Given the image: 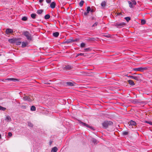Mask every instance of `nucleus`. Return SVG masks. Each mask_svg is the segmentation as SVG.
<instances>
[{
	"mask_svg": "<svg viewBox=\"0 0 152 152\" xmlns=\"http://www.w3.org/2000/svg\"><path fill=\"white\" fill-rule=\"evenodd\" d=\"M126 24L123 22H118L114 23V26L118 28H121L124 27Z\"/></svg>",
	"mask_w": 152,
	"mask_h": 152,
	"instance_id": "nucleus-1",
	"label": "nucleus"
},
{
	"mask_svg": "<svg viewBox=\"0 0 152 152\" xmlns=\"http://www.w3.org/2000/svg\"><path fill=\"white\" fill-rule=\"evenodd\" d=\"M148 67L146 66L144 67H140L138 68H134L133 70L135 71H140L143 72L144 71L147 70Z\"/></svg>",
	"mask_w": 152,
	"mask_h": 152,
	"instance_id": "nucleus-2",
	"label": "nucleus"
},
{
	"mask_svg": "<svg viewBox=\"0 0 152 152\" xmlns=\"http://www.w3.org/2000/svg\"><path fill=\"white\" fill-rule=\"evenodd\" d=\"M113 123L110 121H105L102 123V125L103 127L104 128H107L109 126L112 125H113Z\"/></svg>",
	"mask_w": 152,
	"mask_h": 152,
	"instance_id": "nucleus-3",
	"label": "nucleus"
},
{
	"mask_svg": "<svg viewBox=\"0 0 152 152\" xmlns=\"http://www.w3.org/2000/svg\"><path fill=\"white\" fill-rule=\"evenodd\" d=\"M24 35L26 37V38L28 40H31L32 37L31 34L28 31H26L23 32Z\"/></svg>",
	"mask_w": 152,
	"mask_h": 152,
	"instance_id": "nucleus-4",
	"label": "nucleus"
},
{
	"mask_svg": "<svg viewBox=\"0 0 152 152\" xmlns=\"http://www.w3.org/2000/svg\"><path fill=\"white\" fill-rule=\"evenodd\" d=\"M23 99L24 101L31 102L32 100L30 98L29 96L24 95L23 96Z\"/></svg>",
	"mask_w": 152,
	"mask_h": 152,
	"instance_id": "nucleus-5",
	"label": "nucleus"
},
{
	"mask_svg": "<svg viewBox=\"0 0 152 152\" xmlns=\"http://www.w3.org/2000/svg\"><path fill=\"white\" fill-rule=\"evenodd\" d=\"M79 123L80 124L82 125H83L84 126L86 127L87 128H90L91 129H93V128L92 127L90 126H89L88 125L86 124V123L83 122L81 121H79Z\"/></svg>",
	"mask_w": 152,
	"mask_h": 152,
	"instance_id": "nucleus-6",
	"label": "nucleus"
},
{
	"mask_svg": "<svg viewBox=\"0 0 152 152\" xmlns=\"http://www.w3.org/2000/svg\"><path fill=\"white\" fill-rule=\"evenodd\" d=\"M13 31L12 29L7 28L6 30V33L7 34H9L13 33Z\"/></svg>",
	"mask_w": 152,
	"mask_h": 152,
	"instance_id": "nucleus-7",
	"label": "nucleus"
},
{
	"mask_svg": "<svg viewBox=\"0 0 152 152\" xmlns=\"http://www.w3.org/2000/svg\"><path fill=\"white\" fill-rule=\"evenodd\" d=\"M18 39L16 38H12L9 39L8 40L9 42L11 43H15L16 41H18Z\"/></svg>",
	"mask_w": 152,
	"mask_h": 152,
	"instance_id": "nucleus-8",
	"label": "nucleus"
},
{
	"mask_svg": "<svg viewBox=\"0 0 152 152\" xmlns=\"http://www.w3.org/2000/svg\"><path fill=\"white\" fill-rule=\"evenodd\" d=\"M72 69V67L69 65H67L64 66L63 69L64 70H68L71 69Z\"/></svg>",
	"mask_w": 152,
	"mask_h": 152,
	"instance_id": "nucleus-9",
	"label": "nucleus"
},
{
	"mask_svg": "<svg viewBox=\"0 0 152 152\" xmlns=\"http://www.w3.org/2000/svg\"><path fill=\"white\" fill-rule=\"evenodd\" d=\"M128 124H129V126H135L136 124V123L134 121L131 120L130 122H129Z\"/></svg>",
	"mask_w": 152,
	"mask_h": 152,
	"instance_id": "nucleus-10",
	"label": "nucleus"
},
{
	"mask_svg": "<svg viewBox=\"0 0 152 152\" xmlns=\"http://www.w3.org/2000/svg\"><path fill=\"white\" fill-rule=\"evenodd\" d=\"M56 3L55 2H52L50 4V7L51 8L53 9L55 7Z\"/></svg>",
	"mask_w": 152,
	"mask_h": 152,
	"instance_id": "nucleus-11",
	"label": "nucleus"
},
{
	"mask_svg": "<svg viewBox=\"0 0 152 152\" xmlns=\"http://www.w3.org/2000/svg\"><path fill=\"white\" fill-rule=\"evenodd\" d=\"M66 84L67 85L70 86H74V83L71 82H66Z\"/></svg>",
	"mask_w": 152,
	"mask_h": 152,
	"instance_id": "nucleus-12",
	"label": "nucleus"
},
{
	"mask_svg": "<svg viewBox=\"0 0 152 152\" xmlns=\"http://www.w3.org/2000/svg\"><path fill=\"white\" fill-rule=\"evenodd\" d=\"M129 77L131 78L137 80H139V77H138L130 76Z\"/></svg>",
	"mask_w": 152,
	"mask_h": 152,
	"instance_id": "nucleus-13",
	"label": "nucleus"
},
{
	"mask_svg": "<svg viewBox=\"0 0 152 152\" xmlns=\"http://www.w3.org/2000/svg\"><path fill=\"white\" fill-rule=\"evenodd\" d=\"M5 120L7 122H9L11 121V119L9 116H7L6 117Z\"/></svg>",
	"mask_w": 152,
	"mask_h": 152,
	"instance_id": "nucleus-14",
	"label": "nucleus"
},
{
	"mask_svg": "<svg viewBox=\"0 0 152 152\" xmlns=\"http://www.w3.org/2000/svg\"><path fill=\"white\" fill-rule=\"evenodd\" d=\"M57 148L56 147H54L52 148L51 152H56Z\"/></svg>",
	"mask_w": 152,
	"mask_h": 152,
	"instance_id": "nucleus-15",
	"label": "nucleus"
},
{
	"mask_svg": "<svg viewBox=\"0 0 152 152\" xmlns=\"http://www.w3.org/2000/svg\"><path fill=\"white\" fill-rule=\"evenodd\" d=\"M128 82L131 85L133 86L134 85V82L131 80H129L128 81Z\"/></svg>",
	"mask_w": 152,
	"mask_h": 152,
	"instance_id": "nucleus-16",
	"label": "nucleus"
},
{
	"mask_svg": "<svg viewBox=\"0 0 152 152\" xmlns=\"http://www.w3.org/2000/svg\"><path fill=\"white\" fill-rule=\"evenodd\" d=\"M28 45L27 42H22V47L23 48H24L26 46Z\"/></svg>",
	"mask_w": 152,
	"mask_h": 152,
	"instance_id": "nucleus-17",
	"label": "nucleus"
},
{
	"mask_svg": "<svg viewBox=\"0 0 152 152\" xmlns=\"http://www.w3.org/2000/svg\"><path fill=\"white\" fill-rule=\"evenodd\" d=\"M31 16L32 18L34 19L36 18V17L37 16V15L35 13H32L31 14Z\"/></svg>",
	"mask_w": 152,
	"mask_h": 152,
	"instance_id": "nucleus-18",
	"label": "nucleus"
},
{
	"mask_svg": "<svg viewBox=\"0 0 152 152\" xmlns=\"http://www.w3.org/2000/svg\"><path fill=\"white\" fill-rule=\"evenodd\" d=\"M59 35V34L58 32H55L54 33H53V36L55 37H57Z\"/></svg>",
	"mask_w": 152,
	"mask_h": 152,
	"instance_id": "nucleus-19",
	"label": "nucleus"
},
{
	"mask_svg": "<svg viewBox=\"0 0 152 152\" xmlns=\"http://www.w3.org/2000/svg\"><path fill=\"white\" fill-rule=\"evenodd\" d=\"M129 133L127 132L124 131L122 132V134L123 136H126Z\"/></svg>",
	"mask_w": 152,
	"mask_h": 152,
	"instance_id": "nucleus-20",
	"label": "nucleus"
},
{
	"mask_svg": "<svg viewBox=\"0 0 152 152\" xmlns=\"http://www.w3.org/2000/svg\"><path fill=\"white\" fill-rule=\"evenodd\" d=\"M5 80H12L14 81H15V80H18L17 79H15L14 78H7V79H5Z\"/></svg>",
	"mask_w": 152,
	"mask_h": 152,
	"instance_id": "nucleus-21",
	"label": "nucleus"
},
{
	"mask_svg": "<svg viewBox=\"0 0 152 152\" xmlns=\"http://www.w3.org/2000/svg\"><path fill=\"white\" fill-rule=\"evenodd\" d=\"M128 3L129 4V6L131 8H133V4L132 3L129 1H128Z\"/></svg>",
	"mask_w": 152,
	"mask_h": 152,
	"instance_id": "nucleus-22",
	"label": "nucleus"
},
{
	"mask_svg": "<svg viewBox=\"0 0 152 152\" xmlns=\"http://www.w3.org/2000/svg\"><path fill=\"white\" fill-rule=\"evenodd\" d=\"M50 18V16L49 14L46 15L45 16V18L46 19H48Z\"/></svg>",
	"mask_w": 152,
	"mask_h": 152,
	"instance_id": "nucleus-23",
	"label": "nucleus"
},
{
	"mask_svg": "<svg viewBox=\"0 0 152 152\" xmlns=\"http://www.w3.org/2000/svg\"><path fill=\"white\" fill-rule=\"evenodd\" d=\"M36 107L34 106H32L31 108V111H35L36 110Z\"/></svg>",
	"mask_w": 152,
	"mask_h": 152,
	"instance_id": "nucleus-24",
	"label": "nucleus"
},
{
	"mask_svg": "<svg viewBox=\"0 0 152 152\" xmlns=\"http://www.w3.org/2000/svg\"><path fill=\"white\" fill-rule=\"evenodd\" d=\"M43 12V10H38L37 11V13L39 14H41Z\"/></svg>",
	"mask_w": 152,
	"mask_h": 152,
	"instance_id": "nucleus-25",
	"label": "nucleus"
},
{
	"mask_svg": "<svg viewBox=\"0 0 152 152\" xmlns=\"http://www.w3.org/2000/svg\"><path fill=\"white\" fill-rule=\"evenodd\" d=\"M105 5H106V2L105 1H103L102 2L101 5L102 7H104L105 6Z\"/></svg>",
	"mask_w": 152,
	"mask_h": 152,
	"instance_id": "nucleus-26",
	"label": "nucleus"
},
{
	"mask_svg": "<svg viewBox=\"0 0 152 152\" xmlns=\"http://www.w3.org/2000/svg\"><path fill=\"white\" fill-rule=\"evenodd\" d=\"M84 3V1L81 0L79 3V5L80 7H82L83 6V3Z\"/></svg>",
	"mask_w": 152,
	"mask_h": 152,
	"instance_id": "nucleus-27",
	"label": "nucleus"
},
{
	"mask_svg": "<svg viewBox=\"0 0 152 152\" xmlns=\"http://www.w3.org/2000/svg\"><path fill=\"white\" fill-rule=\"evenodd\" d=\"M6 110V108L5 107H3L0 106V110H1L3 111H4Z\"/></svg>",
	"mask_w": 152,
	"mask_h": 152,
	"instance_id": "nucleus-28",
	"label": "nucleus"
},
{
	"mask_svg": "<svg viewBox=\"0 0 152 152\" xmlns=\"http://www.w3.org/2000/svg\"><path fill=\"white\" fill-rule=\"evenodd\" d=\"M84 56V53H79L77 54L76 57L78 56Z\"/></svg>",
	"mask_w": 152,
	"mask_h": 152,
	"instance_id": "nucleus-29",
	"label": "nucleus"
},
{
	"mask_svg": "<svg viewBox=\"0 0 152 152\" xmlns=\"http://www.w3.org/2000/svg\"><path fill=\"white\" fill-rule=\"evenodd\" d=\"M27 17L26 16H24L22 18V20L23 21H26L27 20Z\"/></svg>",
	"mask_w": 152,
	"mask_h": 152,
	"instance_id": "nucleus-30",
	"label": "nucleus"
},
{
	"mask_svg": "<svg viewBox=\"0 0 152 152\" xmlns=\"http://www.w3.org/2000/svg\"><path fill=\"white\" fill-rule=\"evenodd\" d=\"M85 46V44L84 43H82L80 44V47L82 48H84Z\"/></svg>",
	"mask_w": 152,
	"mask_h": 152,
	"instance_id": "nucleus-31",
	"label": "nucleus"
},
{
	"mask_svg": "<svg viewBox=\"0 0 152 152\" xmlns=\"http://www.w3.org/2000/svg\"><path fill=\"white\" fill-rule=\"evenodd\" d=\"M125 19L127 21V22H128L130 20V18L128 17H126L125 18Z\"/></svg>",
	"mask_w": 152,
	"mask_h": 152,
	"instance_id": "nucleus-32",
	"label": "nucleus"
},
{
	"mask_svg": "<svg viewBox=\"0 0 152 152\" xmlns=\"http://www.w3.org/2000/svg\"><path fill=\"white\" fill-rule=\"evenodd\" d=\"M28 126H29L30 127H33V125L31 122H28Z\"/></svg>",
	"mask_w": 152,
	"mask_h": 152,
	"instance_id": "nucleus-33",
	"label": "nucleus"
},
{
	"mask_svg": "<svg viewBox=\"0 0 152 152\" xmlns=\"http://www.w3.org/2000/svg\"><path fill=\"white\" fill-rule=\"evenodd\" d=\"M91 9L90 7H87L86 11L88 12H89L91 11Z\"/></svg>",
	"mask_w": 152,
	"mask_h": 152,
	"instance_id": "nucleus-34",
	"label": "nucleus"
},
{
	"mask_svg": "<svg viewBox=\"0 0 152 152\" xmlns=\"http://www.w3.org/2000/svg\"><path fill=\"white\" fill-rule=\"evenodd\" d=\"M146 22V21H145V20H141V23L142 24H144Z\"/></svg>",
	"mask_w": 152,
	"mask_h": 152,
	"instance_id": "nucleus-35",
	"label": "nucleus"
},
{
	"mask_svg": "<svg viewBox=\"0 0 152 152\" xmlns=\"http://www.w3.org/2000/svg\"><path fill=\"white\" fill-rule=\"evenodd\" d=\"M15 43H16V45H20L21 42H20L17 41H16V42H15Z\"/></svg>",
	"mask_w": 152,
	"mask_h": 152,
	"instance_id": "nucleus-36",
	"label": "nucleus"
},
{
	"mask_svg": "<svg viewBox=\"0 0 152 152\" xmlns=\"http://www.w3.org/2000/svg\"><path fill=\"white\" fill-rule=\"evenodd\" d=\"M132 1V3L134 5H135L136 4V2L134 0H131Z\"/></svg>",
	"mask_w": 152,
	"mask_h": 152,
	"instance_id": "nucleus-37",
	"label": "nucleus"
},
{
	"mask_svg": "<svg viewBox=\"0 0 152 152\" xmlns=\"http://www.w3.org/2000/svg\"><path fill=\"white\" fill-rule=\"evenodd\" d=\"M97 24H98V23L97 22H96L93 25H92V27H93L96 26L97 25Z\"/></svg>",
	"mask_w": 152,
	"mask_h": 152,
	"instance_id": "nucleus-38",
	"label": "nucleus"
},
{
	"mask_svg": "<svg viewBox=\"0 0 152 152\" xmlns=\"http://www.w3.org/2000/svg\"><path fill=\"white\" fill-rule=\"evenodd\" d=\"M145 123L148 124L152 125V122L146 121Z\"/></svg>",
	"mask_w": 152,
	"mask_h": 152,
	"instance_id": "nucleus-39",
	"label": "nucleus"
},
{
	"mask_svg": "<svg viewBox=\"0 0 152 152\" xmlns=\"http://www.w3.org/2000/svg\"><path fill=\"white\" fill-rule=\"evenodd\" d=\"M90 50V48H85L84 49V50L85 51H87L89 50Z\"/></svg>",
	"mask_w": 152,
	"mask_h": 152,
	"instance_id": "nucleus-40",
	"label": "nucleus"
},
{
	"mask_svg": "<svg viewBox=\"0 0 152 152\" xmlns=\"http://www.w3.org/2000/svg\"><path fill=\"white\" fill-rule=\"evenodd\" d=\"M8 135L10 137H11L12 135V134L11 132H9L8 133Z\"/></svg>",
	"mask_w": 152,
	"mask_h": 152,
	"instance_id": "nucleus-41",
	"label": "nucleus"
},
{
	"mask_svg": "<svg viewBox=\"0 0 152 152\" xmlns=\"http://www.w3.org/2000/svg\"><path fill=\"white\" fill-rule=\"evenodd\" d=\"M89 13V12H88L87 11V12H85L84 13V15H85V16H86L88 15V14Z\"/></svg>",
	"mask_w": 152,
	"mask_h": 152,
	"instance_id": "nucleus-42",
	"label": "nucleus"
},
{
	"mask_svg": "<svg viewBox=\"0 0 152 152\" xmlns=\"http://www.w3.org/2000/svg\"><path fill=\"white\" fill-rule=\"evenodd\" d=\"M46 1L48 3H50L51 2V0H46Z\"/></svg>",
	"mask_w": 152,
	"mask_h": 152,
	"instance_id": "nucleus-43",
	"label": "nucleus"
},
{
	"mask_svg": "<svg viewBox=\"0 0 152 152\" xmlns=\"http://www.w3.org/2000/svg\"><path fill=\"white\" fill-rule=\"evenodd\" d=\"M93 142L95 144L96 143V139H93Z\"/></svg>",
	"mask_w": 152,
	"mask_h": 152,
	"instance_id": "nucleus-44",
	"label": "nucleus"
},
{
	"mask_svg": "<svg viewBox=\"0 0 152 152\" xmlns=\"http://www.w3.org/2000/svg\"><path fill=\"white\" fill-rule=\"evenodd\" d=\"M79 40V39H74L72 40L73 42H75V41H77Z\"/></svg>",
	"mask_w": 152,
	"mask_h": 152,
	"instance_id": "nucleus-45",
	"label": "nucleus"
},
{
	"mask_svg": "<svg viewBox=\"0 0 152 152\" xmlns=\"http://www.w3.org/2000/svg\"><path fill=\"white\" fill-rule=\"evenodd\" d=\"M43 1H44V0H39V2L40 3H42Z\"/></svg>",
	"mask_w": 152,
	"mask_h": 152,
	"instance_id": "nucleus-46",
	"label": "nucleus"
},
{
	"mask_svg": "<svg viewBox=\"0 0 152 152\" xmlns=\"http://www.w3.org/2000/svg\"><path fill=\"white\" fill-rule=\"evenodd\" d=\"M91 12H94V10L93 9H92L91 10Z\"/></svg>",
	"mask_w": 152,
	"mask_h": 152,
	"instance_id": "nucleus-47",
	"label": "nucleus"
},
{
	"mask_svg": "<svg viewBox=\"0 0 152 152\" xmlns=\"http://www.w3.org/2000/svg\"><path fill=\"white\" fill-rule=\"evenodd\" d=\"M1 134H0V139H1Z\"/></svg>",
	"mask_w": 152,
	"mask_h": 152,
	"instance_id": "nucleus-48",
	"label": "nucleus"
},
{
	"mask_svg": "<svg viewBox=\"0 0 152 152\" xmlns=\"http://www.w3.org/2000/svg\"><path fill=\"white\" fill-rule=\"evenodd\" d=\"M105 37H108V36H105Z\"/></svg>",
	"mask_w": 152,
	"mask_h": 152,
	"instance_id": "nucleus-49",
	"label": "nucleus"
},
{
	"mask_svg": "<svg viewBox=\"0 0 152 152\" xmlns=\"http://www.w3.org/2000/svg\"><path fill=\"white\" fill-rule=\"evenodd\" d=\"M2 81H4V79H3V80H2Z\"/></svg>",
	"mask_w": 152,
	"mask_h": 152,
	"instance_id": "nucleus-50",
	"label": "nucleus"
},
{
	"mask_svg": "<svg viewBox=\"0 0 152 152\" xmlns=\"http://www.w3.org/2000/svg\"><path fill=\"white\" fill-rule=\"evenodd\" d=\"M150 1H152V0H150Z\"/></svg>",
	"mask_w": 152,
	"mask_h": 152,
	"instance_id": "nucleus-51",
	"label": "nucleus"
},
{
	"mask_svg": "<svg viewBox=\"0 0 152 152\" xmlns=\"http://www.w3.org/2000/svg\"><path fill=\"white\" fill-rule=\"evenodd\" d=\"M1 55L0 54V56Z\"/></svg>",
	"mask_w": 152,
	"mask_h": 152,
	"instance_id": "nucleus-52",
	"label": "nucleus"
}]
</instances>
